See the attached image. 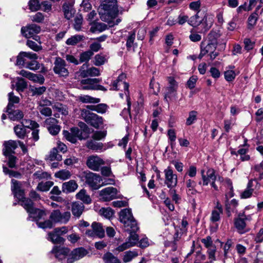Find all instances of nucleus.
<instances>
[{"label": "nucleus", "instance_id": "obj_55", "mask_svg": "<svg viewBox=\"0 0 263 263\" xmlns=\"http://www.w3.org/2000/svg\"><path fill=\"white\" fill-rule=\"evenodd\" d=\"M29 80L34 82L38 83L40 84H43L45 80L44 77L41 74H36L34 73L31 74Z\"/></svg>", "mask_w": 263, "mask_h": 263}, {"label": "nucleus", "instance_id": "obj_2", "mask_svg": "<svg viewBox=\"0 0 263 263\" xmlns=\"http://www.w3.org/2000/svg\"><path fill=\"white\" fill-rule=\"evenodd\" d=\"M117 3V0H104L102 2L98 11L103 21L110 22L117 17L119 11Z\"/></svg>", "mask_w": 263, "mask_h": 263}, {"label": "nucleus", "instance_id": "obj_4", "mask_svg": "<svg viewBox=\"0 0 263 263\" xmlns=\"http://www.w3.org/2000/svg\"><path fill=\"white\" fill-rule=\"evenodd\" d=\"M260 187V184L256 179L249 180L247 189L241 194V198L246 199L250 197L254 193L255 196L258 195V190Z\"/></svg>", "mask_w": 263, "mask_h": 263}, {"label": "nucleus", "instance_id": "obj_6", "mask_svg": "<svg viewBox=\"0 0 263 263\" xmlns=\"http://www.w3.org/2000/svg\"><path fill=\"white\" fill-rule=\"evenodd\" d=\"M71 214L69 212L62 213L59 210H53L50 214L49 218L53 223H67L70 219Z\"/></svg>", "mask_w": 263, "mask_h": 263}, {"label": "nucleus", "instance_id": "obj_33", "mask_svg": "<svg viewBox=\"0 0 263 263\" xmlns=\"http://www.w3.org/2000/svg\"><path fill=\"white\" fill-rule=\"evenodd\" d=\"M21 205L24 207L29 214H30L35 209L33 207V203L32 201L30 199L27 198H25L21 201Z\"/></svg>", "mask_w": 263, "mask_h": 263}, {"label": "nucleus", "instance_id": "obj_49", "mask_svg": "<svg viewBox=\"0 0 263 263\" xmlns=\"http://www.w3.org/2000/svg\"><path fill=\"white\" fill-rule=\"evenodd\" d=\"M198 13H197L195 15L191 16L188 20V24L193 26L195 27L199 25L201 22V20L199 17Z\"/></svg>", "mask_w": 263, "mask_h": 263}, {"label": "nucleus", "instance_id": "obj_57", "mask_svg": "<svg viewBox=\"0 0 263 263\" xmlns=\"http://www.w3.org/2000/svg\"><path fill=\"white\" fill-rule=\"evenodd\" d=\"M221 34L219 30H212L209 34V39L211 42H215L217 44V39L220 36Z\"/></svg>", "mask_w": 263, "mask_h": 263}, {"label": "nucleus", "instance_id": "obj_12", "mask_svg": "<svg viewBox=\"0 0 263 263\" xmlns=\"http://www.w3.org/2000/svg\"><path fill=\"white\" fill-rule=\"evenodd\" d=\"M86 164L90 170L94 171H99L101 165L104 164V161L99 156L92 155L88 157Z\"/></svg>", "mask_w": 263, "mask_h": 263}, {"label": "nucleus", "instance_id": "obj_36", "mask_svg": "<svg viewBox=\"0 0 263 263\" xmlns=\"http://www.w3.org/2000/svg\"><path fill=\"white\" fill-rule=\"evenodd\" d=\"M103 259L105 263H120V260L112 253L109 252L105 254Z\"/></svg>", "mask_w": 263, "mask_h": 263}, {"label": "nucleus", "instance_id": "obj_25", "mask_svg": "<svg viewBox=\"0 0 263 263\" xmlns=\"http://www.w3.org/2000/svg\"><path fill=\"white\" fill-rule=\"evenodd\" d=\"M84 209V206L82 203L75 202L72 204L71 212L72 214L77 217H79L82 214Z\"/></svg>", "mask_w": 263, "mask_h": 263}, {"label": "nucleus", "instance_id": "obj_3", "mask_svg": "<svg viewBox=\"0 0 263 263\" xmlns=\"http://www.w3.org/2000/svg\"><path fill=\"white\" fill-rule=\"evenodd\" d=\"M82 178L93 190H97L101 186L100 181L101 178L99 175L90 172H84Z\"/></svg>", "mask_w": 263, "mask_h": 263}, {"label": "nucleus", "instance_id": "obj_18", "mask_svg": "<svg viewBox=\"0 0 263 263\" xmlns=\"http://www.w3.org/2000/svg\"><path fill=\"white\" fill-rule=\"evenodd\" d=\"M243 215L239 213L238 217L234 220L235 227L240 234H244L249 231L246 228L247 223L243 218Z\"/></svg>", "mask_w": 263, "mask_h": 263}, {"label": "nucleus", "instance_id": "obj_53", "mask_svg": "<svg viewBox=\"0 0 263 263\" xmlns=\"http://www.w3.org/2000/svg\"><path fill=\"white\" fill-rule=\"evenodd\" d=\"M201 3L200 0L191 2L189 4V8L197 13H199L200 10Z\"/></svg>", "mask_w": 263, "mask_h": 263}, {"label": "nucleus", "instance_id": "obj_7", "mask_svg": "<svg viewBox=\"0 0 263 263\" xmlns=\"http://www.w3.org/2000/svg\"><path fill=\"white\" fill-rule=\"evenodd\" d=\"M41 31V28L39 26L35 24L28 25L21 28V33L26 38H30L33 37L36 41L39 40V36H34V34L39 33Z\"/></svg>", "mask_w": 263, "mask_h": 263}, {"label": "nucleus", "instance_id": "obj_45", "mask_svg": "<svg viewBox=\"0 0 263 263\" xmlns=\"http://www.w3.org/2000/svg\"><path fill=\"white\" fill-rule=\"evenodd\" d=\"M16 90L18 91H23L27 87V84L26 81L24 79L20 77H17L16 78Z\"/></svg>", "mask_w": 263, "mask_h": 263}, {"label": "nucleus", "instance_id": "obj_11", "mask_svg": "<svg viewBox=\"0 0 263 263\" xmlns=\"http://www.w3.org/2000/svg\"><path fill=\"white\" fill-rule=\"evenodd\" d=\"M165 175L164 183L170 189H172L176 186L177 184V176L173 173L172 168L168 166L164 170Z\"/></svg>", "mask_w": 263, "mask_h": 263}, {"label": "nucleus", "instance_id": "obj_27", "mask_svg": "<svg viewBox=\"0 0 263 263\" xmlns=\"http://www.w3.org/2000/svg\"><path fill=\"white\" fill-rule=\"evenodd\" d=\"M65 17L67 20L70 19L75 13V10L72 5L65 3L63 6Z\"/></svg>", "mask_w": 263, "mask_h": 263}, {"label": "nucleus", "instance_id": "obj_8", "mask_svg": "<svg viewBox=\"0 0 263 263\" xmlns=\"http://www.w3.org/2000/svg\"><path fill=\"white\" fill-rule=\"evenodd\" d=\"M101 199L104 201H108L116 198H120L118 194L117 189L113 187H106L100 192Z\"/></svg>", "mask_w": 263, "mask_h": 263}, {"label": "nucleus", "instance_id": "obj_13", "mask_svg": "<svg viewBox=\"0 0 263 263\" xmlns=\"http://www.w3.org/2000/svg\"><path fill=\"white\" fill-rule=\"evenodd\" d=\"M126 75L124 73H121L119 76L116 81H114L112 84V90H118L121 89V86H123L125 95H129V92L128 90L129 84L125 82Z\"/></svg>", "mask_w": 263, "mask_h": 263}, {"label": "nucleus", "instance_id": "obj_10", "mask_svg": "<svg viewBox=\"0 0 263 263\" xmlns=\"http://www.w3.org/2000/svg\"><path fill=\"white\" fill-rule=\"evenodd\" d=\"M37 57H38L36 53L31 52L22 51L20 52L17 56L15 65L20 66V67H25L27 63L26 59L30 60H36Z\"/></svg>", "mask_w": 263, "mask_h": 263}, {"label": "nucleus", "instance_id": "obj_63", "mask_svg": "<svg viewBox=\"0 0 263 263\" xmlns=\"http://www.w3.org/2000/svg\"><path fill=\"white\" fill-rule=\"evenodd\" d=\"M37 108L41 114L43 116L50 117L52 115L51 109L49 107L41 106L38 107Z\"/></svg>", "mask_w": 263, "mask_h": 263}, {"label": "nucleus", "instance_id": "obj_61", "mask_svg": "<svg viewBox=\"0 0 263 263\" xmlns=\"http://www.w3.org/2000/svg\"><path fill=\"white\" fill-rule=\"evenodd\" d=\"M191 33L189 35L190 40L193 42H199L201 40V35L196 33L194 29H192L190 31Z\"/></svg>", "mask_w": 263, "mask_h": 263}, {"label": "nucleus", "instance_id": "obj_52", "mask_svg": "<svg viewBox=\"0 0 263 263\" xmlns=\"http://www.w3.org/2000/svg\"><path fill=\"white\" fill-rule=\"evenodd\" d=\"M25 68L32 70H36L40 68V64L36 60H32L30 62H27L25 66Z\"/></svg>", "mask_w": 263, "mask_h": 263}, {"label": "nucleus", "instance_id": "obj_22", "mask_svg": "<svg viewBox=\"0 0 263 263\" xmlns=\"http://www.w3.org/2000/svg\"><path fill=\"white\" fill-rule=\"evenodd\" d=\"M100 82L99 79H87L82 80L81 83L83 85L82 89L84 90L96 89V84Z\"/></svg>", "mask_w": 263, "mask_h": 263}, {"label": "nucleus", "instance_id": "obj_19", "mask_svg": "<svg viewBox=\"0 0 263 263\" xmlns=\"http://www.w3.org/2000/svg\"><path fill=\"white\" fill-rule=\"evenodd\" d=\"M13 105L8 104L6 112H8L9 118L13 121H18L24 117L23 112L20 110H12Z\"/></svg>", "mask_w": 263, "mask_h": 263}, {"label": "nucleus", "instance_id": "obj_24", "mask_svg": "<svg viewBox=\"0 0 263 263\" xmlns=\"http://www.w3.org/2000/svg\"><path fill=\"white\" fill-rule=\"evenodd\" d=\"M78 188V184L74 180H71L64 182L62 185V191L64 193L74 192Z\"/></svg>", "mask_w": 263, "mask_h": 263}, {"label": "nucleus", "instance_id": "obj_50", "mask_svg": "<svg viewBox=\"0 0 263 263\" xmlns=\"http://www.w3.org/2000/svg\"><path fill=\"white\" fill-rule=\"evenodd\" d=\"M100 213L105 218L110 219L114 215V212L110 208H103L100 209Z\"/></svg>", "mask_w": 263, "mask_h": 263}, {"label": "nucleus", "instance_id": "obj_40", "mask_svg": "<svg viewBox=\"0 0 263 263\" xmlns=\"http://www.w3.org/2000/svg\"><path fill=\"white\" fill-rule=\"evenodd\" d=\"M106 61V56L102 53L96 55L94 58V64L97 66L103 65Z\"/></svg>", "mask_w": 263, "mask_h": 263}, {"label": "nucleus", "instance_id": "obj_37", "mask_svg": "<svg viewBox=\"0 0 263 263\" xmlns=\"http://www.w3.org/2000/svg\"><path fill=\"white\" fill-rule=\"evenodd\" d=\"M71 175V174L69 171L62 170L55 173L54 176L56 178L65 180L70 178Z\"/></svg>", "mask_w": 263, "mask_h": 263}, {"label": "nucleus", "instance_id": "obj_46", "mask_svg": "<svg viewBox=\"0 0 263 263\" xmlns=\"http://www.w3.org/2000/svg\"><path fill=\"white\" fill-rule=\"evenodd\" d=\"M48 159L50 161H53L55 160L61 161L62 160V156L59 154L57 148H53L51 150Z\"/></svg>", "mask_w": 263, "mask_h": 263}, {"label": "nucleus", "instance_id": "obj_23", "mask_svg": "<svg viewBox=\"0 0 263 263\" xmlns=\"http://www.w3.org/2000/svg\"><path fill=\"white\" fill-rule=\"evenodd\" d=\"M18 142L16 141L9 140L5 142L4 144L5 148L3 149V154L7 156L13 153L17 146Z\"/></svg>", "mask_w": 263, "mask_h": 263}, {"label": "nucleus", "instance_id": "obj_26", "mask_svg": "<svg viewBox=\"0 0 263 263\" xmlns=\"http://www.w3.org/2000/svg\"><path fill=\"white\" fill-rule=\"evenodd\" d=\"M45 216H46V213L45 211L35 208L29 214V216L28 219V220H31V218H32V220H35L37 221Z\"/></svg>", "mask_w": 263, "mask_h": 263}, {"label": "nucleus", "instance_id": "obj_35", "mask_svg": "<svg viewBox=\"0 0 263 263\" xmlns=\"http://www.w3.org/2000/svg\"><path fill=\"white\" fill-rule=\"evenodd\" d=\"M84 36L81 35H75L68 39L66 44L68 45L74 46L83 40Z\"/></svg>", "mask_w": 263, "mask_h": 263}, {"label": "nucleus", "instance_id": "obj_30", "mask_svg": "<svg viewBox=\"0 0 263 263\" xmlns=\"http://www.w3.org/2000/svg\"><path fill=\"white\" fill-rule=\"evenodd\" d=\"M91 228L94 229L97 237L102 238L105 236V231L101 223L93 222Z\"/></svg>", "mask_w": 263, "mask_h": 263}, {"label": "nucleus", "instance_id": "obj_32", "mask_svg": "<svg viewBox=\"0 0 263 263\" xmlns=\"http://www.w3.org/2000/svg\"><path fill=\"white\" fill-rule=\"evenodd\" d=\"M238 205L237 201L233 199L231 201H229V199L225 200V206L227 212L229 213V216H230V213L234 211L235 208Z\"/></svg>", "mask_w": 263, "mask_h": 263}, {"label": "nucleus", "instance_id": "obj_43", "mask_svg": "<svg viewBox=\"0 0 263 263\" xmlns=\"http://www.w3.org/2000/svg\"><path fill=\"white\" fill-rule=\"evenodd\" d=\"M93 52L90 50H87L82 52L80 55V63L87 62L93 55Z\"/></svg>", "mask_w": 263, "mask_h": 263}, {"label": "nucleus", "instance_id": "obj_34", "mask_svg": "<svg viewBox=\"0 0 263 263\" xmlns=\"http://www.w3.org/2000/svg\"><path fill=\"white\" fill-rule=\"evenodd\" d=\"M79 100L84 103H98L100 102V99L88 95H82L79 97Z\"/></svg>", "mask_w": 263, "mask_h": 263}, {"label": "nucleus", "instance_id": "obj_5", "mask_svg": "<svg viewBox=\"0 0 263 263\" xmlns=\"http://www.w3.org/2000/svg\"><path fill=\"white\" fill-rule=\"evenodd\" d=\"M65 61L60 57H56L53 68L54 72L59 77L66 78L69 75Z\"/></svg>", "mask_w": 263, "mask_h": 263}, {"label": "nucleus", "instance_id": "obj_38", "mask_svg": "<svg viewBox=\"0 0 263 263\" xmlns=\"http://www.w3.org/2000/svg\"><path fill=\"white\" fill-rule=\"evenodd\" d=\"M14 131L18 138L24 139L25 137L26 131L24 127L22 125H17L14 127Z\"/></svg>", "mask_w": 263, "mask_h": 263}, {"label": "nucleus", "instance_id": "obj_56", "mask_svg": "<svg viewBox=\"0 0 263 263\" xmlns=\"http://www.w3.org/2000/svg\"><path fill=\"white\" fill-rule=\"evenodd\" d=\"M64 137L69 141L72 143H75L77 141V138L72 133L67 130L63 131Z\"/></svg>", "mask_w": 263, "mask_h": 263}, {"label": "nucleus", "instance_id": "obj_29", "mask_svg": "<svg viewBox=\"0 0 263 263\" xmlns=\"http://www.w3.org/2000/svg\"><path fill=\"white\" fill-rule=\"evenodd\" d=\"M47 239L53 243H63L65 240L63 237L57 233H55L54 231L48 233Z\"/></svg>", "mask_w": 263, "mask_h": 263}, {"label": "nucleus", "instance_id": "obj_60", "mask_svg": "<svg viewBox=\"0 0 263 263\" xmlns=\"http://www.w3.org/2000/svg\"><path fill=\"white\" fill-rule=\"evenodd\" d=\"M236 77V73L232 70H227L224 72V78L228 82H231L234 80Z\"/></svg>", "mask_w": 263, "mask_h": 263}, {"label": "nucleus", "instance_id": "obj_59", "mask_svg": "<svg viewBox=\"0 0 263 263\" xmlns=\"http://www.w3.org/2000/svg\"><path fill=\"white\" fill-rule=\"evenodd\" d=\"M135 36V33L134 32H131L129 34L126 44L127 48L128 50H129L134 46Z\"/></svg>", "mask_w": 263, "mask_h": 263}, {"label": "nucleus", "instance_id": "obj_47", "mask_svg": "<svg viewBox=\"0 0 263 263\" xmlns=\"http://www.w3.org/2000/svg\"><path fill=\"white\" fill-rule=\"evenodd\" d=\"M83 23V17L81 14H78L74 17L73 27L77 31H80Z\"/></svg>", "mask_w": 263, "mask_h": 263}, {"label": "nucleus", "instance_id": "obj_14", "mask_svg": "<svg viewBox=\"0 0 263 263\" xmlns=\"http://www.w3.org/2000/svg\"><path fill=\"white\" fill-rule=\"evenodd\" d=\"M85 121L96 128H98L103 124V119L96 114L91 112L85 113Z\"/></svg>", "mask_w": 263, "mask_h": 263}, {"label": "nucleus", "instance_id": "obj_20", "mask_svg": "<svg viewBox=\"0 0 263 263\" xmlns=\"http://www.w3.org/2000/svg\"><path fill=\"white\" fill-rule=\"evenodd\" d=\"M87 66L86 64L82 65L80 69V74L82 77H87L88 76H98L100 75V70L98 68L92 67L85 69Z\"/></svg>", "mask_w": 263, "mask_h": 263}, {"label": "nucleus", "instance_id": "obj_1", "mask_svg": "<svg viewBox=\"0 0 263 263\" xmlns=\"http://www.w3.org/2000/svg\"><path fill=\"white\" fill-rule=\"evenodd\" d=\"M119 220L123 224L124 231L129 232L130 234L126 242L116 249L119 252H122L137 244L139 238L136 232L139 228L130 209L122 210L119 213Z\"/></svg>", "mask_w": 263, "mask_h": 263}, {"label": "nucleus", "instance_id": "obj_15", "mask_svg": "<svg viewBox=\"0 0 263 263\" xmlns=\"http://www.w3.org/2000/svg\"><path fill=\"white\" fill-rule=\"evenodd\" d=\"M170 85L166 88L164 100L168 102V99H172L173 98H176V91L178 87L177 83L175 80L174 78L169 77L168 78Z\"/></svg>", "mask_w": 263, "mask_h": 263}, {"label": "nucleus", "instance_id": "obj_51", "mask_svg": "<svg viewBox=\"0 0 263 263\" xmlns=\"http://www.w3.org/2000/svg\"><path fill=\"white\" fill-rule=\"evenodd\" d=\"M197 112L192 110L189 112V117L186 119V124L191 125L197 120Z\"/></svg>", "mask_w": 263, "mask_h": 263}, {"label": "nucleus", "instance_id": "obj_44", "mask_svg": "<svg viewBox=\"0 0 263 263\" xmlns=\"http://www.w3.org/2000/svg\"><path fill=\"white\" fill-rule=\"evenodd\" d=\"M203 22L202 23V26L203 27V29L201 30V32L203 33L206 32L209 30L213 25V20L210 18H208L205 16L203 19Z\"/></svg>", "mask_w": 263, "mask_h": 263}, {"label": "nucleus", "instance_id": "obj_42", "mask_svg": "<svg viewBox=\"0 0 263 263\" xmlns=\"http://www.w3.org/2000/svg\"><path fill=\"white\" fill-rule=\"evenodd\" d=\"M137 256L138 253L136 251H126L124 253L123 260L124 262H128Z\"/></svg>", "mask_w": 263, "mask_h": 263}, {"label": "nucleus", "instance_id": "obj_28", "mask_svg": "<svg viewBox=\"0 0 263 263\" xmlns=\"http://www.w3.org/2000/svg\"><path fill=\"white\" fill-rule=\"evenodd\" d=\"M86 145L88 148L93 151L102 150L103 148L102 143L98 142L93 139L87 141Z\"/></svg>", "mask_w": 263, "mask_h": 263}, {"label": "nucleus", "instance_id": "obj_21", "mask_svg": "<svg viewBox=\"0 0 263 263\" xmlns=\"http://www.w3.org/2000/svg\"><path fill=\"white\" fill-rule=\"evenodd\" d=\"M51 252L53 253L55 257L61 260L65 258V257L69 254L70 250L65 247H56L55 246L52 250Z\"/></svg>", "mask_w": 263, "mask_h": 263}, {"label": "nucleus", "instance_id": "obj_9", "mask_svg": "<svg viewBox=\"0 0 263 263\" xmlns=\"http://www.w3.org/2000/svg\"><path fill=\"white\" fill-rule=\"evenodd\" d=\"M201 181L199 182V184L202 186H206L212 181H216V175L214 169L208 168L206 172L204 170L201 171Z\"/></svg>", "mask_w": 263, "mask_h": 263}, {"label": "nucleus", "instance_id": "obj_62", "mask_svg": "<svg viewBox=\"0 0 263 263\" xmlns=\"http://www.w3.org/2000/svg\"><path fill=\"white\" fill-rule=\"evenodd\" d=\"M106 135V132L96 131L92 135V138L95 140L98 141L104 138Z\"/></svg>", "mask_w": 263, "mask_h": 263}, {"label": "nucleus", "instance_id": "obj_41", "mask_svg": "<svg viewBox=\"0 0 263 263\" xmlns=\"http://www.w3.org/2000/svg\"><path fill=\"white\" fill-rule=\"evenodd\" d=\"M53 185V182L51 181H48L45 182H40L37 185V189L40 191L46 192L49 191Z\"/></svg>", "mask_w": 263, "mask_h": 263}, {"label": "nucleus", "instance_id": "obj_39", "mask_svg": "<svg viewBox=\"0 0 263 263\" xmlns=\"http://www.w3.org/2000/svg\"><path fill=\"white\" fill-rule=\"evenodd\" d=\"M22 125L25 127L29 128H38L39 127V124L36 122L35 121L31 120H27V119H24L22 120Z\"/></svg>", "mask_w": 263, "mask_h": 263}, {"label": "nucleus", "instance_id": "obj_17", "mask_svg": "<svg viewBox=\"0 0 263 263\" xmlns=\"http://www.w3.org/2000/svg\"><path fill=\"white\" fill-rule=\"evenodd\" d=\"M217 44L215 42H211L206 44L205 42L202 41L200 44L201 51L199 54V58H202L206 54L215 50Z\"/></svg>", "mask_w": 263, "mask_h": 263}, {"label": "nucleus", "instance_id": "obj_16", "mask_svg": "<svg viewBox=\"0 0 263 263\" xmlns=\"http://www.w3.org/2000/svg\"><path fill=\"white\" fill-rule=\"evenodd\" d=\"M87 253V250L83 248H79L74 249L71 252V257L67 259V263H72L75 260H79L86 256Z\"/></svg>", "mask_w": 263, "mask_h": 263}, {"label": "nucleus", "instance_id": "obj_64", "mask_svg": "<svg viewBox=\"0 0 263 263\" xmlns=\"http://www.w3.org/2000/svg\"><path fill=\"white\" fill-rule=\"evenodd\" d=\"M57 124H58V121L56 119L50 117L46 119V120L44 121V126L47 128L49 126H54Z\"/></svg>", "mask_w": 263, "mask_h": 263}, {"label": "nucleus", "instance_id": "obj_31", "mask_svg": "<svg viewBox=\"0 0 263 263\" xmlns=\"http://www.w3.org/2000/svg\"><path fill=\"white\" fill-rule=\"evenodd\" d=\"M76 197L77 199L82 201L86 204H89L91 202V198L86 193V191L85 190H81L77 194Z\"/></svg>", "mask_w": 263, "mask_h": 263}, {"label": "nucleus", "instance_id": "obj_48", "mask_svg": "<svg viewBox=\"0 0 263 263\" xmlns=\"http://www.w3.org/2000/svg\"><path fill=\"white\" fill-rule=\"evenodd\" d=\"M29 9L32 11H36L41 8V3L39 0H30L28 3Z\"/></svg>", "mask_w": 263, "mask_h": 263}, {"label": "nucleus", "instance_id": "obj_58", "mask_svg": "<svg viewBox=\"0 0 263 263\" xmlns=\"http://www.w3.org/2000/svg\"><path fill=\"white\" fill-rule=\"evenodd\" d=\"M26 45L31 49L35 51H39L41 50L42 48L40 45H38L34 41L31 40H27Z\"/></svg>", "mask_w": 263, "mask_h": 263}, {"label": "nucleus", "instance_id": "obj_54", "mask_svg": "<svg viewBox=\"0 0 263 263\" xmlns=\"http://www.w3.org/2000/svg\"><path fill=\"white\" fill-rule=\"evenodd\" d=\"M36 224L39 228L42 229H50L53 226V223L50 218L44 222H36Z\"/></svg>", "mask_w": 263, "mask_h": 263}]
</instances>
